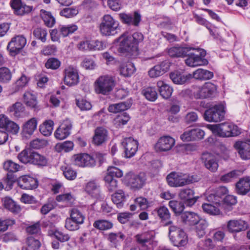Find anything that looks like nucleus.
<instances>
[{
  "mask_svg": "<svg viewBox=\"0 0 250 250\" xmlns=\"http://www.w3.org/2000/svg\"><path fill=\"white\" fill-rule=\"evenodd\" d=\"M118 40L120 41L119 48L121 52L133 54L137 52L138 45L143 42L144 36L140 32H135L131 35L128 32H125Z\"/></svg>",
  "mask_w": 250,
  "mask_h": 250,
  "instance_id": "1",
  "label": "nucleus"
},
{
  "mask_svg": "<svg viewBox=\"0 0 250 250\" xmlns=\"http://www.w3.org/2000/svg\"><path fill=\"white\" fill-rule=\"evenodd\" d=\"M165 226H169L168 236L174 246H185L188 243V236L183 229L173 224L171 221H168Z\"/></svg>",
  "mask_w": 250,
  "mask_h": 250,
  "instance_id": "2",
  "label": "nucleus"
},
{
  "mask_svg": "<svg viewBox=\"0 0 250 250\" xmlns=\"http://www.w3.org/2000/svg\"><path fill=\"white\" fill-rule=\"evenodd\" d=\"M208 128L216 135L220 137L237 136L241 133L238 127L231 123H224L217 125H210Z\"/></svg>",
  "mask_w": 250,
  "mask_h": 250,
  "instance_id": "3",
  "label": "nucleus"
},
{
  "mask_svg": "<svg viewBox=\"0 0 250 250\" xmlns=\"http://www.w3.org/2000/svg\"><path fill=\"white\" fill-rule=\"evenodd\" d=\"M100 31L103 35L114 36L120 31V23L110 15H105L100 24Z\"/></svg>",
  "mask_w": 250,
  "mask_h": 250,
  "instance_id": "4",
  "label": "nucleus"
},
{
  "mask_svg": "<svg viewBox=\"0 0 250 250\" xmlns=\"http://www.w3.org/2000/svg\"><path fill=\"white\" fill-rule=\"evenodd\" d=\"M168 185L171 187H180L189 185L197 180L193 176L186 173L172 172L167 177Z\"/></svg>",
  "mask_w": 250,
  "mask_h": 250,
  "instance_id": "5",
  "label": "nucleus"
},
{
  "mask_svg": "<svg viewBox=\"0 0 250 250\" xmlns=\"http://www.w3.org/2000/svg\"><path fill=\"white\" fill-rule=\"evenodd\" d=\"M115 85L114 78L109 75L100 76L95 82V90L98 93L106 95Z\"/></svg>",
  "mask_w": 250,
  "mask_h": 250,
  "instance_id": "6",
  "label": "nucleus"
},
{
  "mask_svg": "<svg viewBox=\"0 0 250 250\" xmlns=\"http://www.w3.org/2000/svg\"><path fill=\"white\" fill-rule=\"evenodd\" d=\"M193 94L196 99L208 98L213 96L217 91V87L213 83L207 82L202 86H193Z\"/></svg>",
  "mask_w": 250,
  "mask_h": 250,
  "instance_id": "7",
  "label": "nucleus"
},
{
  "mask_svg": "<svg viewBox=\"0 0 250 250\" xmlns=\"http://www.w3.org/2000/svg\"><path fill=\"white\" fill-rule=\"evenodd\" d=\"M225 114V106L220 104L206 110L204 113V118L209 122H218L224 119Z\"/></svg>",
  "mask_w": 250,
  "mask_h": 250,
  "instance_id": "8",
  "label": "nucleus"
},
{
  "mask_svg": "<svg viewBox=\"0 0 250 250\" xmlns=\"http://www.w3.org/2000/svg\"><path fill=\"white\" fill-rule=\"evenodd\" d=\"M118 16L119 20L123 24L135 27L139 25L142 19L141 15L137 11L132 13H120Z\"/></svg>",
  "mask_w": 250,
  "mask_h": 250,
  "instance_id": "9",
  "label": "nucleus"
},
{
  "mask_svg": "<svg viewBox=\"0 0 250 250\" xmlns=\"http://www.w3.org/2000/svg\"><path fill=\"white\" fill-rule=\"evenodd\" d=\"M72 160L73 164L81 167H93L96 165L95 159L86 153H81L73 156Z\"/></svg>",
  "mask_w": 250,
  "mask_h": 250,
  "instance_id": "10",
  "label": "nucleus"
},
{
  "mask_svg": "<svg viewBox=\"0 0 250 250\" xmlns=\"http://www.w3.org/2000/svg\"><path fill=\"white\" fill-rule=\"evenodd\" d=\"M125 180L131 188L138 189L144 186L146 177L144 173H140L138 175L129 174L125 176Z\"/></svg>",
  "mask_w": 250,
  "mask_h": 250,
  "instance_id": "11",
  "label": "nucleus"
},
{
  "mask_svg": "<svg viewBox=\"0 0 250 250\" xmlns=\"http://www.w3.org/2000/svg\"><path fill=\"white\" fill-rule=\"evenodd\" d=\"M124 148L125 157L130 158L136 154L138 148V142L132 137L126 138L122 142Z\"/></svg>",
  "mask_w": 250,
  "mask_h": 250,
  "instance_id": "12",
  "label": "nucleus"
},
{
  "mask_svg": "<svg viewBox=\"0 0 250 250\" xmlns=\"http://www.w3.org/2000/svg\"><path fill=\"white\" fill-rule=\"evenodd\" d=\"M228 192V190L226 187L223 186L218 187L207 196V200L211 203L220 205L224 199V197Z\"/></svg>",
  "mask_w": 250,
  "mask_h": 250,
  "instance_id": "13",
  "label": "nucleus"
},
{
  "mask_svg": "<svg viewBox=\"0 0 250 250\" xmlns=\"http://www.w3.org/2000/svg\"><path fill=\"white\" fill-rule=\"evenodd\" d=\"M26 43V40L23 36H17L13 38L8 43L7 49L11 53L17 54Z\"/></svg>",
  "mask_w": 250,
  "mask_h": 250,
  "instance_id": "14",
  "label": "nucleus"
},
{
  "mask_svg": "<svg viewBox=\"0 0 250 250\" xmlns=\"http://www.w3.org/2000/svg\"><path fill=\"white\" fill-rule=\"evenodd\" d=\"M202 161L206 168L212 172H215L218 169L219 165L217 158L213 155L206 153L202 157Z\"/></svg>",
  "mask_w": 250,
  "mask_h": 250,
  "instance_id": "15",
  "label": "nucleus"
},
{
  "mask_svg": "<svg viewBox=\"0 0 250 250\" xmlns=\"http://www.w3.org/2000/svg\"><path fill=\"white\" fill-rule=\"evenodd\" d=\"M64 83L69 86L77 84L79 82L78 72L76 68L69 66L64 70Z\"/></svg>",
  "mask_w": 250,
  "mask_h": 250,
  "instance_id": "16",
  "label": "nucleus"
},
{
  "mask_svg": "<svg viewBox=\"0 0 250 250\" xmlns=\"http://www.w3.org/2000/svg\"><path fill=\"white\" fill-rule=\"evenodd\" d=\"M179 196L185 202L186 206L189 207L193 206L196 202L198 198L194 196V191L190 188L181 189Z\"/></svg>",
  "mask_w": 250,
  "mask_h": 250,
  "instance_id": "17",
  "label": "nucleus"
},
{
  "mask_svg": "<svg viewBox=\"0 0 250 250\" xmlns=\"http://www.w3.org/2000/svg\"><path fill=\"white\" fill-rule=\"evenodd\" d=\"M175 144V140L169 136L161 137L156 144V149L160 151H167L170 150Z\"/></svg>",
  "mask_w": 250,
  "mask_h": 250,
  "instance_id": "18",
  "label": "nucleus"
},
{
  "mask_svg": "<svg viewBox=\"0 0 250 250\" xmlns=\"http://www.w3.org/2000/svg\"><path fill=\"white\" fill-rule=\"evenodd\" d=\"M19 186L24 189H32L38 187V181L32 177L24 175L19 178L18 180Z\"/></svg>",
  "mask_w": 250,
  "mask_h": 250,
  "instance_id": "19",
  "label": "nucleus"
},
{
  "mask_svg": "<svg viewBox=\"0 0 250 250\" xmlns=\"http://www.w3.org/2000/svg\"><path fill=\"white\" fill-rule=\"evenodd\" d=\"M193 49L194 47L177 45L170 48L168 50V54L172 58H184L187 56L189 52Z\"/></svg>",
  "mask_w": 250,
  "mask_h": 250,
  "instance_id": "20",
  "label": "nucleus"
},
{
  "mask_svg": "<svg viewBox=\"0 0 250 250\" xmlns=\"http://www.w3.org/2000/svg\"><path fill=\"white\" fill-rule=\"evenodd\" d=\"M234 146L243 160L250 159V144L247 142H236Z\"/></svg>",
  "mask_w": 250,
  "mask_h": 250,
  "instance_id": "21",
  "label": "nucleus"
},
{
  "mask_svg": "<svg viewBox=\"0 0 250 250\" xmlns=\"http://www.w3.org/2000/svg\"><path fill=\"white\" fill-rule=\"evenodd\" d=\"M72 125L70 121H64L55 132V137L59 140L65 139L70 134Z\"/></svg>",
  "mask_w": 250,
  "mask_h": 250,
  "instance_id": "22",
  "label": "nucleus"
},
{
  "mask_svg": "<svg viewBox=\"0 0 250 250\" xmlns=\"http://www.w3.org/2000/svg\"><path fill=\"white\" fill-rule=\"evenodd\" d=\"M84 191L94 198H99L101 197L100 186L95 180H90L85 184Z\"/></svg>",
  "mask_w": 250,
  "mask_h": 250,
  "instance_id": "23",
  "label": "nucleus"
},
{
  "mask_svg": "<svg viewBox=\"0 0 250 250\" xmlns=\"http://www.w3.org/2000/svg\"><path fill=\"white\" fill-rule=\"evenodd\" d=\"M169 67L170 63L167 61H164L151 68L148 71V75L151 78L158 77L167 72Z\"/></svg>",
  "mask_w": 250,
  "mask_h": 250,
  "instance_id": "24",
  "label": "nucleus"
},
{
  "mask_svg": "<svg viewBox=\"0 0 250 250\" xmlns=\"http://www.w3.org/2000/svg\"><path fill=\"white\" fill-rule=\"evenodd\" d=\"M187 56H188V58L185 60V63L190 67L206 65L208 63L207 59L201 58L198 55L190 53V52L188 53Z\"/></svg>",
  "mask_w": 250,
  "mask_h": 250,
  "instance_id": "25",
  "label": "nucleus"
},
{
  "mask_svg": "<svg viewBox=\"0 0 250 250\" xmlns=\"http://www.w3.org/2000/svg\"><path fill=\"white\" fill-rule=\"evenodd\" d=\"M108 132L102 127H97L95 130L93 137V143L96 146H100L108 140Z\"/></svg>",
  "mask_w": 250,
  "mask_h": 250,
  "instance_id": "26",
  "label": "nucleus"
},
{
  "mask_svg": "<svg viewBox=\"0 0 250 250\" xmlns=\"http://www.w3.org/2000/svg\"><path fill=\"white\" fill-rule=\"evenodd\" d=\"M247 223L242 220H232L228 222L227 228L229 232H238L247 229Z\"/></svg>",
  "mask_w": 250,
  "mask_h": 250,
  "instance_id": "27",
  "label": "nucleus"
},
{
  "mask_svg": "<svg viewBox=\"0 0 250 250\" xmlns=\"http://www.w3.org/2000/svg\"><path fill=\"white\" fill-rule=\"evenodd\" d=\"M11 6L14 10V13L18 15H23L31 11V6H27L21 3V0H12Z\"/></svg>",
  "mask_w": 250,
  "mask_h": 250,
  "instance_id": "28",
  "label": "nucleus"
},
{
  "mask_svg": "<svg viewBox=\"0 0 250 250\" xmlns=\"http://www.w3.org/2000/svg\"><path fill=\"white\" fill-rule=\"evenodd\" d=\"M236 190L237 193L245 195L250 191V177L246 176L241 178L236 184Z\"/></svg>",
  "mask_w": 250,
  "mask_h": 250,
  "instance_id": "29",
  "label": "nucleus"
},
{
  "mask_svg": "<svg viewBox=\"0 0 250 250\" xmlns=\"http://www.w3.org/2000/svg\"><path fill=\"white\" fill-rule=\"evenodd\" d=\"M35 152V151L30 148L24 149L18 154L17 158L23 164H32Z\"/></svg>",
  "mask_w": 250,
  "mask_h": 250,
  "instance_id": "30",
  "label": "nucleus"
},
{
  "mask_svg": "<svg viewBox=\"0 0 250 250\" xmlns=\"http://www.w3.org/2000/svg\"><path fill=\"white\" fill-rule=\"evenodd\" d=\"M23 102L28 107L34 110L38 109L37 96L30 91H26L23 96Z\"/></svg>",
  "mask_w": 250,
  "mask_h": 250,
  "instance_id": "31",
  "label": "nucleus"
},
{
  "mask_svg": "<svg viewBox=\"0 0 250 250\" xmlns=\"http://www.w3.org/2000/svg\"><path fill=\"white\" fill-rule=\"evenodd\" d=\"M37 126V120L36 118H32L27 121L22 126V133L26 136L32 135Z\"/></svg>",
  "mask_w": 250,
  "mask_h": 250,
  "instance_id": "32",
  "label": "nucleus"
},
{
  "mask_svg": "<svg viewBox=\"0 0 250 250\" xmlns=\"http://www.w3.org/2000/svg\"><path fill=\"white\" fill-rule=\"evenodd\" d=\"M181 219L186 224L194 225L200 220L199 215L193 212L186 211L181 214Z\"/></svg>",
  "mask_w": 250,
  "mask_h": 250,
  "instance_id": "33",
  "label": "nucleus"
},
{
  "mask_svg": "<svg viewBox=\"0 0 250 250\" xmlns=\"http://www.w3.org/2000/svg\"><path fill=\"white\" fill-rule=\"evenodd\" d=\"M160 95L164 99L169 98L173 92V88L164 82L159 81L157 83Z\"/></svg>",
  "mask_w": 250,
  "mask_h": 250,
  "instance_id": "34",
  "label": "nucleus"
},
{
  "mask_svg": "<svg viewBox=\"0 0 250 250\" xmlns=\"http://www.w3.org/2000/svg\"><path fill=\"white\" fill-rule=\"evenodd\" d=\"M2 204L4 208L14 213H19L21 208L15 202L8 197L2 199Z\"/></svg>",
  "mask_w": 250,
  "mask_h": 250,
  "instance_id": "35",
  "label": "nucleus"
},
{
  "mask_svg": "<svg viewBox=\"0 0 250 250\" xmlns=\"http://www.w3.org/2000/svg\"><path fill=\"white\" fill-rule=\"evenodd\" d=\"M191 78L192 75L190 74L184 75L177 71L172 72L170 74V78L175 84H183Z\"/></svg>",
  "mask_w": 250,
  "mask_h": 250,
  "instance_id": "36",
  "label": "nucleus"
},
{
  "mask_svg": "<svg viewBox=\"0 0 250 250\" xmlns=\"http://www.w3.org/2000/svg\"><path fill=\"white\" fill-rule=\"evenodd\" d=\"M54 122L51 120L44 121L39 126L40 133L44 136H49L53 130Z\"/></svg>",
  "mask_w": 250,
  "mask_h": 250,
  "instance_id": "37",
  "label": "nucleus"
},
{
  "mask_svg": "<svg viewBox=\"0 0 250 250\" xmlns=\"http://www.w3.org/2000/svg\"><path fill=\"white\" fill-rule=\"evenodd\" d=\"M135 71V68L134 64L129 62L121 64L119 67L120 75L125 77L131 76Z\"/></svg>",
  "mask_w": 250,
  "mask_h": 250,
  "instance_id": "38",
  "label": "nucleus"
},
{
  "mask_svg": "<svg viewBox=\"0 0 250 250\" xmlns=\"http://www.w3.org/2000/svg\"><path fill=\"white\" fill-rule=\"evenodd\" d=\"M192 77L197 80H209L213 77V73L207 70L200 68L193 72Z\"/></svg>",
  "mask_w": 250,
  "mask_h": 250,
  "instance_id": "39",
  "label": "nucleus"
},
{
  "mask_svg": "<svg viewBox=\"0 0 250 250\" xmlns=\"http://www.w3.org/2000/svg\"><path fill=\"white\" fill-rule=\"evenodd\" d=\"M130 105L131 104L130 102H121L110 105L108 108V110L110 112L116 113L128 109Z\"/></svg>",
  "mask_w": 250,
  "mask_h": 250,
  "instance_id": "40",
  "label": "nucleus"
},
{
  "mask_svg": "<svg viewBox=\"0 0 250 250\" xmlns=\"http://www.w3.org/2000/svg\"><path fill=\"white\" fill-rule=\"evenodd\" d=\"M154 212L157 215L162 221L165 222V224L170 221V213L168 209L165 206H161L154 209Z\"/></svg>",
  "mask_w": 250,
  "mask_h": 250,
  "instance_id": "41",
  "label": "nucleus"
},
{
  "mask_svg": "<svg viewBox=\"0 0 250 250\" xmlns=\"http://www.w3.org/2000/svg\"><path fill=\"white\" fill-rule=\"evenodd\" d=\"M112 202L116 205L119 208L123 206L124 202L125 200V196L124 192L121 190H117L112 195Z\"/></svg>",
  "mask_w": 250,
  "mask_h": 250,
  "instance_id": "42",
  "label": "nucleus"
},
{
  "mask_svg": "<svg viewBox=\"0 0 250 250\" xmlns=\"http://www.w3.org/2000/svg\"><path fill=\"white\" fill-rule=\"evenodd\" d=\"M152 237V235L148 232L137 234L135 236L137 242L141 245L142 247L146 246L147 244H150Z\"/></svg>",
  "mask_w": 250,
  "mask_h": 250,
  "instance_id": "43",
  "label": "nucleus"
},
{
  "mask_svg": "<svg viewBox=\"0 0 250 250\" xmlns=\"http://www.w3.org/2000/svg\"><path fill=\"white\" fill-rule=\"evenodd\" d=\"M105 186L109 192L115 191L118 188V180L114 177H111L109 175H105L104 177Z\"/></svg>",
  "mask_w": 250,
  "mask_h": 250,
  "instance_id": "44",
  "label": "nucleus"
},
{
  "mask_svg": "<svg viewBox=\"0 0 250 250\" xmlns=\"http://www.w3.org/2000/svg\"><path fill=\"white\" fill-rule=\"evenodd\" d=\"M220 205L215 203H205L202 205V208L204 212L211 215H218L220 213Z\"/></svg>",
  "mask_w": 250,
  "mask_h": 250,
  "instance_id": "45",
  "label": "nucleus"
},
{
  "mask_svg": "<svg viewBox=\"0 0 250 250\" xmlns=\"http://www.w3.org/2000/svg\"><path fill=\"white\" fill-rule=\"evenodd\" d=\"M25 107L21 102H16L9 108V111L15 117L19 118L24 113Z\"/></svg>",
  "mask_w": 250,
  "mask_h": 250,
  "instance_id": "46",
  "label": "nucleus"
},
{
  "mask_svg": "<svg viewBox=\"0 0 250 250\" xmlns=\"http://www.w3.org/2000/svg\"><path fill=\"white\" fill-rule=\"evenodd\" d=\"M125 236L121 232L117 233H110L108 235V240L116 247L121 242L123 241Z\"/></svg>",
  "mask_w": 250,
  "mask_h": 250,
  "instance_id": "47",
  "label": "nucleus"
},
{
  "mask_svg": "<svg viewBox=\"0 0 250 250\" xmlns=\"http://www.w3.org/2000/svg\"><path fill=\"white\" fill-rule=\"evenodd\" d=\"M142 94L146 98L150 101H155L158 97L156 89L153 87H147L143 89Z\"/></svg>",
  "mask_w": 250,
  "mask_h": 250,
  "instance_id": "48",
  "label": "nucleus"
},
{
  "mask_svg": "<svg viewBox=\"0 0 250 250\" xmlns=\"http://www.w3.org/2000/svg\"><path fill=\"white\" fill-rule=\"evenodd\" d=\"M41 12L44 24L48 27H52L55 23V19L51 13L44 10H42Z\"/></svg>",
  "mask_w": 250,
  "mask_h": 250,
  "instance_id": "49",
  "label": "nucleus"
},
{
  "mask_svg": "<svg viewBox=\"0 0 250 250\" xmlns=\"http://www.w3.org/2000/svg\"><path fill=\"white\" fill-rule=\"evenodd\" d=\"M113 223L106 220H98L94 222L93 227L98 229L104 230L111 229Z\"/></svg>",
  "mask_w": 250,
  "mask_h": 250,
  "instance_id": "50",
  "label": "nucleus"
},
{
  "mask_svg": "<svg viewBox=\"0 0 250 250\" xmlns=\"http://www.w3.org/2000/svg\"><path fill=\"white\" fill-rule=\"evenodd\" d=\"M196 231L199 237H203L206 234V230L208 226V223L204 219H200L196 224Z\"/></svg>",
  "mask_w": 250,
  "mask_h": 250,
  "instance_id": "51",
  "label": "nucleus"
},
{
  "mask_svg": "<svg viewBox=\"0 0 250 250\" xmlns=\"http://www.w3.org/2000/svg\"><path fill=\"white\" fill-rule=\"evenodd\" d=\"M56 199L58 202L64 203L67 206H71L74 201V197L70 193L59 195Z\"/></svg>",
  "mask_w": 250,
  "mask_h": 250,
  "instance_id": "52",
  "label": "nucleus"
},
{
  "mask_svg": "<svg viewBox=\"0 0 250 250\" xmlns=\"http://www.w3.org/2000/svg\"><path fill=\"white\" fill-rule=\"evenodd\" d=\"M168 205L176 214H181L185 208V206L182 202L175 200L170 201Z\"/></svg>",
  "mask_w": 250,
  "mask_h": 250,
  "instance_id": "53",
  "label": "nucleus"
},
{
  "mask_svg": "<svg viewBox=\"0 0 250 250\" xmlns=\"http://www.w3.org/2000/svg\"><path fill=\"white\" fill-rule=\"evenodd\" d=\"M28 79L24 75H22L15 83L13 89V92H17L25 87L28 82Z\"/></svg>",
  "mask_w": 250,
  "mask_h": 250,
  "instance_id": "54",
  "label": "nucleus"
},
{
  "mask_svg": "<svg viewBox=\"0 0 250 250\" xmlns=\"http://www.w3.org/2000/svg\"><path fill=\"white\" fill-rule=\"evenodd\" d=\"M48 163V160L43 155H42L39 153L35 152V155L33 157L32 165H37L40 167H44L47 166Z\"/></svg>",
  "mask_w": 250,
  "mask_h": 250,
  "instance_id": "55",
  "label": "nucleus"
},
{
  "mask_svg": "<svg viewBox=\"0 0 250 250\" xmlns=\"http://www.w3.org/2000/svg\"><path fill=\"white\" fill-rule=\"evenodd\" d=\"M4 169L10 172H16L19 170L20 166L12 160H8L3 163Z\"/></svg>",
  "mask_w": 250,
  "mask_h": 250,
  "instance_id": "56",
  "label": "nucleus"
},
{
  "mask_svg": "<svg viewBox=\"0 0 250 250\" xmlns=\"http://www.w3.org/2000/svg\"><path fill=\"white\" fill-rule=\"evenodd\" d=\"M12 78V73L7 67L0 68V82L3 83H7Z\"/></svg>",
  "mask_w": 250,
  "mask_h": 250,
  "instance_id": "57",
  "label": "nucleus"
},
{
  "mask_svg": "<svg viewBox=\"0 0 250 250\" xmlns=\"http://www.w3.org/2000/svg\"><path fill=\"white\" fill-rule=\"evenodd\" d=\"M78 29V27L75 24H70L67 26H63L60 29V34L63 37H66L70 34H72Z\"/></svg>",
  "mask_w": 250,
  "mask_h": 250,
  "instance_id": "58",
  "label": "nucleus"
},
{
  "mask_svg": "<svg viewBox=\"0 0 250 250\" xmlns=\"http://www.w3.org/2000/svg\"><path fill=\"white\" fill-rule=\"evenodd\" d=\"M78 10L75 7L65 8L60 11V15L64 17L70 18L78 14Z\"/></svg>",
  "mask_w": 250,
  "mask_h": 250,
  "instance_id": "59",
  "label": "nucleus"
},
{
  "mask_svg": "<svg viewBox=\"0 0 250 250\" xmlns=\"http://www.w3.org/2000/svg\"><path fill=\"white\" fill-rule=\"evenodd\" d=\"M51 235L54 236L55 238L61 242L67 241L70 239V236L68 234L65 233L62 231L58 229L53 231Z\"/></svg>",
  "mask_w": 250,
  "mask_h": 250,
  "instance_id": "60",
  "label": "nucleus"
},
{
  "mask_svg": "<svg viewBox=\"0 0 250 250\" xmlns=\"http://www.w3.org/2000/svg\"><path fill=\"white\" fill-rule=\"evenodd\" d=\"M70 217V218L80 224H82L83 223L84 216L76 208H73L71 210Z\"/></svg>",
  "mask_w": 250,
  "mask_h": 250,
  "instance_id": "61",
  "label": "nucleus"
},
{
  "mask_svg": "<svg viewBox=\"0 0 250 250\" xmlns=\"http://www.w3.org/2000/svg\"><path fill=\"white\" fill-rule=\"evenodd\" d=\"M60 61L55 58L48 59L45 63V66L47 68L53 70L58 69L60 66Z\"/></svg>",
  "mask_w": 250,
  "mask_h": 250,
  "instance_id": "62",
  "label": "nucleus"
},
{
  "mask_svg": "<svg viewBox=\"0 0 250 250\" xmlns=\"http://www.w3.org/2000/svg\"><path fill=\"white\" fill-rule=\"evenodd\" d=\"M47 34L46 29L42 28H37L33 32L34 36L43 42L46 40V37Z\"/></svg>",
  "mask_w": 250,
  "mask_h": 250,
  "instance_id": "63",
  "label": "nucleus"
},
{
  "mask_svg": "<svg viewBox=\"0 0 250 250\" xmlns=\"http://www.w3.org/2000/svg\"><path fill=\"white\" fill-rule=\"evenodd\" d=\"M26 244L31 250H37L41 246L40 242L31 236L27 238Z\"/></svg>",
  "mask_w": 250,
  "mask_h": 250,
  "instance_id": "64",
  "label": "nucleus"
}]
</instances>
